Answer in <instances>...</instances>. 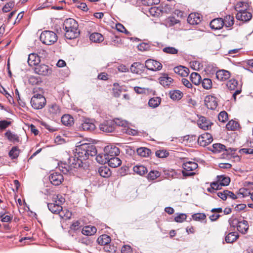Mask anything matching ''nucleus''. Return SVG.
Returning a JSON list of instances; mask_svg holds the SVG:
<instances>
[{"label": "nucleus", "instance_id": "nucleus-3", "mask_svg": "<svg viewBox=\"0 0 253 253\" xmlns=\"http://www.w3.org/2000/svg\"><path fill=\"white\" fill-rule=\"evenodd\" d=\"M40 40L46 45H52L57 40V36L53 31H44L40 36Z\"/></svg>", "mask_w": 253, "mask_h": 253}, {"label": "nucleus", "instance_id": "nucleus-44", "mask_svg": "<svg viewBox=\"0 0 253 253\" xmlns=\"http://www.w3.org/2000/svg\"><path fill=\"white\" fill-rule=\"evenodd\" d=\"M161 101V99L160 97H153L149 100L148 104L152 108H156L160 105Z\"/></svg>", "mask_w": 253, "mask_h": 253}, {"label": "nucleus", "instance_id": "nucleus-30", "mask_svg": "<svg viewBox=\"0 0 253 253\" xmlns=\"http://www.w3.org/2000/svg\"><path fill=\"white\" fill-rule=\"evenodd\" d=\"M122 164L121 160L116 156L110 157L108 160V165L113 168L120 166Z\"/></svg>", "mask_w": 253, "mask_h": 253}, {"label": "nucleus", "instance_id": "nucleus-4", "mask_svg": "<svg viewBox=\"0 0 253 253\" xmlns=\"http://www.w3.org/2000/svg\"><path fill=\"white\" fill-rule=\"evenodd\" d=\"M30 103L34 109H41L45 106L46 99L42 94H36L31 98Z\"/></svg>", "mask_w": 253, "mask_h": 253}, {"label": "nucleus", "instance_id": "nucleus-59", "mask_svg": "<svg viewBox=\"0 0 253 253\" xmlns=\"http://www.w3.org/2000/svg\"><path fill=\"white\" fill-rule=\"evenodd\" d=\"M187 215L185 213H180L175 217L174 220L176 222H182L186 220Z\"/></svg>", "mask_w": 253, "mask_h": 253}, {"label": "nucleus", "instance_id": "nucleus-56", "mask_svg": "<svg viewBox=\"0 0 253 253\" xmlns=\"http://www.w3.org/2000/svg\"><path fill=\"white\" fill-rule=\"evenodd\" d=\"M52 201L61 206L65 202V199L62 196L57 195L53 197Z\"/></svg>", "mask_w": 253, "mask_h": 253}, {"label": "nucleus", "instance_id": "nucleus-2", "mask_svg": "<svg viewBox=\"0 0 253 253\" xmlns=\"http://www.w3.org/2000/svg\"><path fill=\"white\" fill-rule=\"evenodd\" d=\"M78 24L72 18H68L65 20L63 23V28L65 30V37L67 39L72 40L78 37L80 31L78 29Z\"/></svg>", "mask_w": 253, "mask_h": 253}, {"label": "nucleus", "instance_id": "nucleus-8", "mask_svg": "<svg viewBox=\"0 0 253 253\" xmlns=\"http://www.w3.org/2000/svg\"><path fill=\"white\" fill-rule=\"evenodd\" d=\"M35 73L42 76H47L51 74V70L47 65L44 64H37L34 68Z\"/></svg>", "mask_w": 253, "mask_h": 253}, {"label": "nucleus", "instance_id": "nucleus-35", "mask_svg": "<svg viewBox=\"0 0 253 253\" xmlns=\"http://www.w3.org/2000/svg\"><path fill=\"white\" fill-rule=\"evenodd\" d=\"M97 241L99 245H106L110 242L111 238L108 235L103 234L98 237Z\"/></svg>", "mask_w": 253, "mask_h": 253}, {"label": "nucleus", "instance_id": "nucleus-60", "mask_svg": "<svg viewBox=\"0 0 253 253\" xmlns=\"http://www.w3.org/2000/svg\"><path fill=\"white\" fill-rule=\"evenodd\" d=\"M238 194L242 195L243 197H247L249 195L251 196L252 193L250 190L247 188H241L239 190Z\"/></svg>", "mask_w": 253, "mask_h": 253}, {"label": "nucleus", "instance_id": "nucleus-47", "mask_svg": "<svg viewBox=\"0 0 253 253\" xmlns=\"http://www.w3.org/2000/svg\"><path fill=\"white\" fill-rule=\"evenodd\" d=\"M160 172L157 170H151L148 174L147 178L149 180H153L160 176Z\"/></svg>", "mask_w": 253, "mask_h": 253}, {"label": "nucleus", "instance_id": "nucleus-6", "mask_svg": "<svg viewBox=\"0 0 253 253\" xmlns=\"http://www.w3.org/2000/svg\"><path fill=\"white\" fill-rule=\"evenodd\" d=\"M213 140L211 135L209 133L201 134L198 138V144L203 147H205L210 144Z\"/></svg>", "mask_w": 253, "mask_h": 253}, {"label": "nucleus", "instance_id": "nucleus-51", "mask_svg": "<svg viewBox=\"0 0 253 253\" xmlns=\"http://www.w3.org/2000/svg\"><path fill=\"white\" fill-rule=\"evenodd\" d=\"M59 214V216L61 218L65 219H68L71 218L72 213L70 211H69L67 210H62L60 211V212L58 213Z\"/></svg>", "mask_w": 253, "mask_h": 253}, {"label": "nucleus", "instance_id": "nucleus-31", "mask_svg": "<svg viewBox=\"0 0 253 253\" xmlns=\"http://www.w3.org/2000/svg\"><path fill=\"white\" fill-rule=\"evenodd\" d=\"M239 235L235 232L228 233L225 238V241L227 243H232L238 238Z\"/></svg>", "mask_w": 253, "mask_h": 253}, {"label": "nucleus", "instance_id": "nucleus-26", "mask_svg": "<svg viewBox=\"0 0 253 253\" xmlns=\"http://www.w3.org/2000/svg\"><path fill=\"white\" fill-rule=\"evenodd\" d=\"M4 136L10 142L13 143L19 142L20 141L19 137L18 135L10 130H7L5 133Z\"/></svg>", "mask_w": 253, "mask_h": 253}, {"label": "nucleus", "instance_id": "nucleus-32", "mask_svg": "<svg viewBox=\"0 0 253 253\" xmlns=\"http://www.w3.org/2000/svg\"><path fill=\"white\" fill-rule=\"evenodd\" d=\"M216 179L222 186L228 185L230 182V178L224 175L217 176Z\"/></svg>", "mask_w": 253, "mask_h": 253}, {"label": "nucleus", "instance_id": "nucleus-15", "mask_svg": "<svg viewBox=\"0 0 253 253\" xmlns=\"http://www.w3.org/2000/svg\"><path fill=\"white\" fill-rule=\"evenodd\" d=\"M236 17L238 20L247 22L251 19L252 14L248 10H245L243 11L237 12Z\"/></svg>", "mask_w": 253, "mask_h": 253}, {"label": "nucleus", "instance_id": "nucleus-28", "mask_svg": "<svg viewBox=\"0 0 253 253\" xmlns=\"http://www.w3.org/2000/svg\"><path fill=\"white\" fill-rule=\"evenodd\" d=\"M62 123L66 126H71L74 124V118L69 114H65L61 117Z\"/></svg>", "mask_w": 253, "mask_h": 253}, {"label": "nucleus", "instance_id": "nucleus-27", "mask_svg": "<svg viewBox=\"0 0 253 253\" xmlns=\"http://www.w3.org/2000/svg\"><path fill=\"white\" fill-rule=\"evenodd\" d=\"M250 7L249 3L246 1L238 2L235 6V9L237 12L248 10Z\"/></svg>", "mask_w": 253, "mask_h": 253}, {"label": "nucleus", "instance_id": "nucleus-11", "mask_svg": "<svg viewBox=\"0 0 253 253\" xmlns=\"http://www.w3.org/2000/svg\"><path fill=\"white\" fill-rule=\"evenodd\" d=\"M63 175L58 172H53L49 176V180L54 185H59L63 181Z\"/></svg>", "mask_w": 253, "mask_h": 253}, {"label": "nucleus", "instance_id": "nucleus-55", "mask_svg": "<svg viewBox=\"0 0 253 253\" xmlns=\"http://www.w3.org/2000/svg\"><path fill=\"white\" fill-rule=\"evenodd\" d=\"M14 0H10L2 8L4 12H9L14 5Z\"/></svg>", "mask_w": 253, "mask_h": 253}, {"label": "nucleus", "instance_id": "nucleus-64", "mask_svg": "<svg viewBox=\"0 0 253 253\" xmlns=\"http://www.w3.org/2000/svg\"><path fill=\"white\" fill-rule=\"evenodd\" d=\"M240 220L236 218H231L229 219V223L231 226L233 227L237 228V225H238V223L240 222Z\"/></svg>", "mask_w": 253, "mask_h": 253}, {"label": "nucleus", "instance_id": "nucleus-58", "mask_svg": "<svg viewBox=\"0 0 253 253\" xmlns=\"http://www.w3.org/2000/svg\"><path fill=\"white\" fill-rule=\"evenodd\" d=\"M218 118V120L220 122H221L222 123H224V122H225L227 120L228 114L224 111H221L219 114Z\"/></svg>", "mask_w": 253, "mask_h": 253}, {"label": "nucleus", "instance_id": "nucleus-46", "mask_svg": "<svg viewBox=\"0 0 253 253\" xmlns=\"http://www.w3.org/2000/svg\"><path fill=\"white\" fill-rule=\"evenodd\" d=\"M239 126V123L233 120L230 121L226 125V128L231 130L236 129Z\"/></svg>", "mask_w": 253, "mask_h": 253}, {"label": "nucleus", "instance_id": "nucleus-62", "mask_svg": "<svg viewBox=\"0 0 253 253\" xmlns=\"http://www.w3.org/2000/svg\"><path fill=\"white\" fill-rule=\"evenodd\" d=\"M1 221L3 222H10L12 217L8 215H5V214L3 212H0V216Z\"/></svg>", "mask_w": 253, "mask_h": 253}, {"label": "nucleus", "instance_id": "nucleus-34", "mask_svg": "<svg viewBox=\"0 0 253 253\" xmlns=\"http://www.w3.org/2000/svg\"><path fill=\"white\" fill-rule=\"evenodd\" d=\"M89 39L92 42H100L104 40V38L100 33H93L90 35Z\"/></svg>", "mask_w": 253, "mask_h": 253}, {"label": "nucleus", "instance_id": "nucleus-53", "mask_svg": "<svg viewBox=\"0 0 253 253\" xmlns=\"http://www.w3.org/2000/svg\"><path fill=\"white\" fill-rule=\"evenodd\" d=\"M163 51L168 54H176L178 53V49L174 47L168 46L164 47Z\"/></svg>", "mask_w": 253, "mask_h": 253}, {"label": "nucleus", "instance_id": "nucleus-24", "mask_svg": "<svg viewBox=\"0 0 253 253\" xmlns=\"http://www.w3.org/2000/svg\"><path fill=\"white\" fill-rule=\"evenodd\" d=\"M47 207L48 210L54 214H58L62 210V207L54 202H53V203H48Z\"/></svg>", "mask_w": 253, "mask_h": 253}, {"label": "nucleus", "instance_id": "nucleus-40", "mask_svg": "<svg viewBox=\"0 0 253 253\" xmlns=\"http://www.w3.org/2000/svg\"><path fill=\"white\" fill-rule=\"evenodd\" d=\"M220 183L217 180L216 182H212L211 183V187L208 188L207 190L210 193H214L215 191L220 190L222 188Z\"/></svg>", "mask_w": 253, "mask_h": 253}, {"label": "nucleus", "instance_id": "nucleus-14", "mask_svg": "<svg viewBox=\"0 0 253 253\" xmlns=\"http://www.w3.org/2000/svg\"><path fill=\"white\" fill-rule=\"evenodd\" d=\"M197 124L199 127L204 130L209 129L213 124L210 120L204 116L199 117Z\"/></svg>", "mask_w": 253, "mask_h": 253}, {"label": "nucleus", "instance_id": "nucleus-7", "mask_svg": "<svg viewBox=\"0 0 253 253\" xmlns=\"http://www.w3.org/2000/svg\"><path fill=\"white\" fill-rule=\"evenodd\" d=\"M104 152L108 157V159L110 158V157H113L115 156H117L120 154V149L117 147L113 145H109L106 146L104 149Z\"/></svg>", "mask_w": 253, "mask_h": 253}, {"label": "nucleus", "instance_id": "nucleus-20", "mask_svg": "<svg viewBox=\"0 0 253 253\" xmlns=\"http://www.w3.org/2000/svg\"><path fill=\"white\" fill-rule=\"evenodd\" d=\"M48 111L51 117L53 118L60 115V109L59 106L55 104H51L48 106Z\"/></svg>", "mask_w": 253, "mask_h": 253}, {"label": "nucleus", "instance_id": "nucleus-33", "mask_svg": "<svg viewBox=\"0 0 253 253\" xmlns=\"http://www.w3.org/2000/svg\"><path fill=\"white\" fill-rule=\"evenodd\" d=\"M225 149V146L221 143H215L212 146V148L210 149V150L214 153H219L222 151H224Z\"/></svg>", "mask_w": 253, "mask_h": 253}, {"label": "nucleus", "instance_id": "nucleus-10", "mask_svg": "<svg viewBox=\"0 0 253 253\" xmlns=\"http://www.w3.org/2000/svg\"><path fill=\"white\" fill-rule=\"evenodd\" d=\"M145 67L151 71L160 70L162 68V64L155 60L148 59L145 61Z\"/></svg>", "mask_w": 253, "mask_h": 253}, {"label": "nucleus", "instance_id": "nucleus-22", "mask_svg": "<svg viewBox=\"0 0 253 253\" xmlns=\"http://www.w3.org/2000/svg\"><path fill=\"white\" fill-rule=\"evenodd\" d=\"M173 70L176 74L182 77H187L189 73V69L182 66L175 67Z\"/></svg>", "mask_w": 253, "mask_h": 253}, {"label": "nucleus", "instance_id": "nucleus-39", "mask_svg": "<svg viewBox=\"0 0 253 253\" xmlns=\"http://www.w3.org/2000/svg\"><path fill=\"white\" fill-rule=\"evenodd\" d=\"M151 152L149 149L145 147H140L137 149V153L138 155L143 157H148Z\"/></svg>", "mask_w": 253, "mask_h": 253}, {"label": "nucleus", "instance_id": "nucleus-23", "mask_svg": "<svg viewBox=\"0 0 253 253\" xmlns=\"http://www.w3.org/2000/svg\"><path fill=\"white\" fill-rule=\"evenodd\" d=\"M249 229V225L247 221L242 220L238 223L237 225V230L242 234H245L247 233Z\"/></svg>", "mask_w": 253, "mask_h": 253}, {"label": "nucleus", "instance_id": "nucleus-19", "mask_svg": "<svg viewBox=\"0 0 253 253\" xmlns=\"http://www.w3.org/2000/svg\"><path fill=\"white\" fill-rule=\"evenodd\" d=\"M230 77V73L229 71L225 70L217 71L216 73V78L220 81H225L229 79Z\"/></svg>", "mask_w": 253, "mask_h": 253}, {"label": "nucleus", "instance_id": "nucleus-38", "mask_svg": "<svg viewBox=\"0 0 253 253\" xmlns=\"http://www.w3.org/2000/svg\"><path fill=\"white\" fill-rule=\"evenodd\" d=\"M183 96V93L178 90H174L169 92V96L173 100H178Z\"/></svg>", "mask_w": 253, "mask_h": 253}, {"label": "nucleus", "instance_id": "nucleus-16", "mask_svg": "<svg viewBox=\"0 0 253 253\" xmlns=\"http://www.w3.org/2000/svg\"><path fill=\"white\" fill-rule=\"evenodd\" d=\"M224 20L221 18H217L213 19L210 23L211 28L214 30L221 29L224 26Z\"/></svg>", "mask_w": 253, "mask_h": 253}, {"label": "nucleus", "instance_id": "nucleus-48", "mask_svg": "<svg viewBox=\"0 0 253 253\" xmlns=\"http://www.w3.org/2000/svg\"><path fill=\"white\" fill-rule=\"evenodd\" d=\"M224 25L227 27H230L234 24V19L233 16L231 15H227L225 17Z\"/></svg>", "mask_w": 253, "mask_h": 253}, {"label": "nucleus", "instance_id": "nucleus-42", "mask_svg": "<svg viewBox=\"0 0 253 253\" xmlns=\"http://www.w3.org/2000/svg\"><path fill=\"white\" fill-rule=\"evenodd\" d=\"M201 77L200 75L196 72H193L190 75V80L193 84L195 85H198L200 83Z\"/></svg>", "mask_w": 253, "mask_h": 253}, {"label": "nucleus", "instance_id": "nucleus-13", "mask_svg": "<svg viewBox=\"0 0 253 253\" xmlns=\"http://www.w3.org/2000/svg\"><path fill=\"white\" fill-rule=\"evenodd\" d=\"M81 130L91 131L95 128V126L92 121L89 119H84L82 121V123L79 126Z\"/></svg>", "mask_w": 253, "mask_h": 253}, {"label": "nucleus", "instance_id": "nucleus-1", "mask_svg": "<svg viewBox=\"0 0 253 253\" xmlns=\"http://www.w3.org/2000/svg\"><path fill=\"white\" fill-rule=\"evenodd\" d=\"M97 155V150L93 144L83 143L77 146L74 156L70 157L68 162H61L58 164L59 169L64 174H74L78 169H87L89 163L86 161L89 157Z\"/></svg>", "mask_w": 253, "mask_h": 253}, {"label": "nucleus", "instance_id": "nucleus-43", "mask_svg": "<svg viewBox=\"0 0 253 253\" xmlns=\"http://www.w3.org/2000/svg\"><path fill=\"white\" fill-rule=\"evenodd\" d=\"M96 156V160L99 164H105L106 163H108V157H107L105 153L103 154H99Z\"/></svg>", "mask_w": 253, "mask_h": 253}, {"label": "nucleus", "instance_id": "nucleus-49", "mask_svg": "<svg viewBox=\"0 0 253 253\" xmlns=\"http://www.w3.org/2000/svg\"><path fill=\"white\" fill-rule=\"evenodd\" d=\"M123 133H126L131 135H136L138 134V131L136 129H132L128 126V125L125 128L122 129Z\"/></svg>", "mask_w": 253, "mask_h": 253}, {"label": "nucleus", "instance_id": "nucleus-9", "mask_svg": "<svg viewBox=\"0 0 253 253\" xmlns=\"http://www.w3.org/2000/svg\"><path fill=\"white\" fill-rule=\"evenodd\" d=\"M205 104L208 109L215 110L217 107L218 101L215 96L207 95L205 98Z\"/></svg>", "mask_w": 253, "mask_h": 253}, {"label": "nucleus", "instance_id": "nucleus-18", "mask_svg": "<svg viewBox=\"0 0 253 253\" xmlns=\"http://www.w3.org/2000/svg\"><path fill=\"white\" fill-rule=\"evenodd\" d=\"M159 81L160 84L165 87H169L173 81L171 78L166 74L160 77L159 78Z\"/></svg>", "mask_w": 253, "mask_h": 253}, {"label": "nucleus", "instance_id": "nucleus-52", "mask_svg": "<svg viewBox=\"0 0 253 253\" xmlns=\"http://www.w3.org/2000/svg\"><path fill=\"white\" fill-rule=\"evenodd\" d=\"M114 125H116L117 126H122L125 128V127H126V126L128 125V123L126 120H122L119 118H115L113 121Z\"/></svg>", "mask_w": 253, "mask_h": 253}, {"label": "nucleus", "instance_id": "nucleus-50", "mask_svg": "<svg viewBox=\"0 0 253 253\" xmlns=\"http://www.w3.org/2000/svg\"><path fill=\"white\" fill-rule=\"evenodd\" d=\"M237 85L238 81L235 79H231L229 80L226 84L227 88L231 90H235Z\"/></svg>", "mask_w": 253, "mask_h": 253}, {"label": "nucleus", "instance_id": "nucleus-29", "mask_svg": "<svg viewBox=\"0 0 253 253\" xmlns=\"http://www.w3.org/2000/svg\"><path fill=\"white\" fill-rule=\"evenodd\" d=\"M96 228L93 226H86L82 229L83 234L86 236H91L96 232Z\"/></svg>", "mask_w": 253, "mask_h": 253}, {"label": "nucleus", "instance_id": "nucleus-41", "mask_svg": "<svg viewBox=\"0 0 253 253\" xmlns=\"http://www.w3.org/2000/svg\"><path fill=\"white\" fill-rule=\"evenodd\" d=\"M133 171L140 175H143L147 172V169L142 165H138L133 167Z\"/></svg>", "mask_w": 253, "mask_h": 253}, {"label": "nucleus", "instance_id": "nucleus-54", "mask_svg": "<svg viewBox=\"0 0 253 253\" xmlns=\"http://www.w3.org/2000/svg\"><path fill=\"white\" fill-rule=\"evenodd\" d=\"M41 82V79L37 76H31L29 78V83L32 85L39 84Z\"/></svg>", "mask_w": 253, "mask_h": 253}, {"label": "nucleus", "instance_id": "nucleus-61", "mask_svg": "<svg viewBox=\"0 0 253 253\" xmlns=\"http://www.w3.org/2000/svg\"><path fill=\"white\" fill-rule=\"evenodd\" d=\"M192 217L195 220H200L205 219L206 217V216L205 213H197L193 214Z\"/></svg>", "mask_w": 253, "mask_h": 253}, {"label": "nucleus", "instance_id": "nucleus-37", "mask_svg": "<svg viewBox=\"0 0 253 253\" xmlns=\"http://www.w3.org/2000/svg\"><path fill=\"white\" fill-rule=\"evenodd\" d=\"M98 172L103 177H108L111 175V171L109 168L105 166H102L99 168Z\"/></svg>", "mask_w": 253, "mask_h": 253}, {"label": "nucleus", "instance_id": "nucleus-5", "mask_svg": "<svg viewBox=\"0 0 253 253\" xmlns=\"http://www.w3.org/2000/svg\"><path fill=\"white\" fill-rule=\"evenodd\" d=\"M198 167L196 163L188 161L184 163L182 165L183 169L182 171V173L183 176H192L195 175V172H191L197 169Z\"/></svg>", "mask_w": 253, "mask_h": 253}, {"label": "nucleus", "instance_id": "nucleus-36", "mask_svg": "<svg viewBox=\"0 0 253 253\" xmlns=\"http://www.w3.org/2000/svg\"><path fill=\"white\" fill-rule=\"evenodd\" d=\"M20 151L17 146H13L8 153L9 157L12 160L17 159L19 155Z\"/></svg>", "mask_w": 253, "mask_h": 253}, {"label": "nucleus", "instance_id": "nucleus-17", "mask_svg": "<svg viewBox=\"0 0 253 253\" xmlns=\"http://www.w3.org/2000/svg\"><path fill=\"white\" fill-rule=\"evenodd\" d=\"M201 15L197 13H190L188 18L187 22L191 25H197L201 21Z\"/></svg>", "mask_w": 253, "mask_h": 253}, {"label": "nucleus", "instance_id": "nucleus-12", "mask_svg": "<svg viewBox=\"0 0 253 253\" xmlns=\"http://www.w3.org/2000/svg\"><path fill=\"white\" fill-rule=\"evenodd\" d=\"M100 129L105 132H113L115 129V125L112 120H107L99 125Z\"/></svg>", "mask_w": 253, "mask_h": 253}, {"label": "nucleus", "instance_id": "nucleus-25", "mask_svg": "<svg viewBox=\"0 0 253 253\" xmlns=\"http://www.w3.org/2000/svg\"><path fill=\"white\" fill-rule=\"evenodd\" d=\"M40 61V57L37 54L31 53L29 55L28 63L30 66H36Z\"/></svg>", "mask_w": 253, "mask_h": 253}, {"label": "nucleus", "instance_id": "nucleus-45", "mask_svg": "<svg viewBox=\"0 0 253 253\" xmlns=\"http://www.w3.org/2000/svg\"><path fill=\"white\" fill-rule=\"evenodd\" d=\"M202 85L206 89H210L212 87V81L210 79L205 78L201 82Z\"/></svg>", "mask_w": 253, "mask_h": 253}, {"label": "nucleus", "instance_id": "nucleus-63", "mask_svg": "<svg viewBox=\"0 0 253 253\" xmlns=\"http://www.w3.org/2000/svg\"><path fill=\"white\" fill-rule=\"evenodd\" d=\"M137 48L139 50L143 51L149 50L150 46L148 44L143 42L138 45Z\"/></svg>", "mask_w": 253, "mask_h": 253}, {"label": "nucleus", "instance_id": "nucleus-21", "mask_svg": "<svg viewBox=\"0 0 253 253\" xmlns=\"http://www.w3.org/2000/svg\"><path fill=\"white\" fill-rule=\"evenodd\" d=\"M144 66L143 64L139 62H135L132 64L130 68L131 72L133 73L140 74L143 70Z\"/></svg>", "mask_w": 253, "mask_h": 253}, {"label": "nucleus", "instance_id": "nucleus-57", "mask_svg": "<svg viewBox=\"0 0 253 253\" xmlns=\"http://www.w3.org/2000/svg\"><path fill=\"white\" fill-rule=\"evenodd\" d=\"M169 153L166 150H159L156 152V156L159 158H164L168 157Z\"/></svg>", "mask_w": 253, "mask_h": 253}]
</instances>
